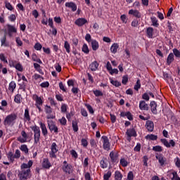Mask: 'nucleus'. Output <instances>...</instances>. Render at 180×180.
Wrapping results in <instances>:
<instances>
[{
	"mask_svg": "<svg viewBox=\"0 0 180 180\" xmlns=\"http://www.w3.org/2000/svg\"><path fill=\"white\" fill-rule=\"evenodd\" d=\"M129 15H133L137 20L142 16V13L137 9H130L129 11Z\"/></svg>",
	"mask_w": 180,
	"mask_h": 180,
	"instance_id": "ddd939ff",
	"label": "nucleus"
},
{
	"mask_svg": "<svg viewBox=\"0 0 180 180\" xmlns=\"http://www.w3.org/2000/svg\"><path fill=\"white\" fill-rule=\"evenodd\" d=\"M1 46H4V47H8L9 46L8 44H6V35H4V37L1 39Z\"/></svg>",
	"mask_w": 180,
	"mask_h": 180,
	"instance_id": "c03bdc74",
	"label": "nucleus"
},
{
	"mask_svg": "<svg viewBox=\"0 0 180 180\" xmlns=\"http://www.w3.org/2000/svg\"><path fill=\"white\" fill-rule=\"evenodd\" d=\"M14 102H15V103H20V102H22V96L20 94L15 95Z\"/></svg>",
	"mask_w": 180,
	"mask_h": 180,
	"instance_id": "58836bf2",
	"label": "nucleus"
},
{
	"mask_svg": "<svg viewBox=\"0 0 180 180\" xmlns=\"http://www.w3.org/2000/svg\"><path fill=\"white\" fill-rule=\"evenodd\" d=\"M123 176L121 173V172H118V170H117L115 172V180H122Z\"/></svg>",
	"mask_w": 180,
	"mask_h": 180,
	"instance_id": "2f4dec72",
	"label": "nucleus"
},
{
	"mask_svg": "<svg viewBox=\"0 0 180 180\" xmlns=\"http://www.w3.org/2000/svg\"><path fill=\"white\" fill-rule=\"evenodd\" d=\"M98 67H99V63L96 61H94L89 65V68L91 71H96V70H98Z\"/></svg>",
	"mask_w": 180,
	"mask_h": 180,
	"instance_id": "cd10ccee",
	"label": "nucleus"
},
{
	"mask_svg": "<svg viewBox=\"0 0 180 180\" xmlns=\"http://www.w3.org/2000/svg\"><path fill=\"white\" fill-rule=\"evenodd\" d=\"M161 142L166 147H175L176 143L174 141L173 139H170L169 141L167 139H160Z\"/></svg>",
	"mask_w": 180,
	"mask_h": 180,
	"instance_id": "1a4fd4ad",
	"label": "nucleus"
},
{
	"mask_svg": "<svg viewBox=\"0 0 180 180\" xmlns=\"http://www.w3.org/2000/svg\"><path fill=\"white\" fill-rule=\"evenodd\" d=\"M100 164H101V168H108V162H107L106 159L103 158L101 160Z\"/></svg>",
	"mask_w": 180,
	"mask_h": 180,
	"instance_id": "e433bc0d",
	"label": "nucleus"
},
{
	"mask_svg": "<svg viewBox=\"0 0 180 180\" xmlns=\"http://www.w3.org/2000/svg\"><path fill=\"white\" fill-rule=\"evenodd\" d=\"M92 49L94 51H96L99 49V43H98V41L96 40H91V41Z\"/></svg>",
	"mask_w": 180,
	"mask_h": 180,
	"instance_id": "bb28decb",
	"label": "nucleus"
},
{
	"mask_svg": "<svg viewBox=\"0 0 180 180\" xmlns=\"http://www.w3.org/2000/svg\"><path fill=\"white\" fill-rule=\"evenodd\" d=\"M43 48V46L41 45L40 43L37 42V44H35V45L34 46V49L37 51H40L41 50V49Z\"/></svg>",
	"mask_w": 180,
	"mask_h": 180,
	"instance_id": "603ef678",
	"label": "nucleus"
},
{
	"mask_svg": "<svg viewBox=\"0 0 180 180\" xmlns=\"http://www.w3.org/2000/svg\"><path fill=\"white\" fill-rule=\"evenodd\" d=\"M32 119L30 118V113L29 112V108H27L24 112V122H30Z\"/></svg>",
	"mask_w": 180,
	"mask_h": 180,
	"instance_id": "393cba45",
	"label": "nucleus"
},
{
	"mask_svg": "<svg viewBox=\"0 0 180 180\" xmlns=\"http://www.w3.org/2000/svg\"><path fill=\"white\" fill-rule=\"evenodd\" d=\"M75 25H77V26H84V25H85V23H88V20H86V19L85 18H78L77 20H75Z\"/></svg>",
	"mask_w": 180,
	"mask_h": 180,
	"instance_id": "aec40b11",
	"label": "nucleus"
},
{
	"mask_svg": "<svg viewBox=\"0 0 180 180\" xmlns=\"http://www.w3.org/2000/svg\"><path fill=\"white\" fill-rule=\"evenodd\" d=\"M120 162L122 167H127L129 164V162H127V159H124V158H122V159L120 160Z\"/></svg>",
	"mask_w": 180,
	"mask_h": 180,
	"instance_id": "79ce46f5",
	"label": "nucleus"
},
{
	"mask_svg": "<svg viewBox=\"0 0 180 180\" xmlns=\"http://www.w3.org/2000/svg\"><path fill=\"white\" fill-rule=\"evenodd\" d=\"M150 20L152 22L151 26H154L155 27H159L160 23L158 18L156 16H151L150 17Z\"/></svg>",
	"mask_w": 180,
	"mask_h": 180,
	"instance_id": "4be33fe9",
	"label": "nucleus"
},
{
	"mask_svg": "<svg viewBox=\"0 0 180 180\" xmlns=\"http://www.w3.org/2000/svg\"><path fill=\"white\" fill-rule=\"evenodd\" d=\"M62 166V170L65 174L67 175H71L72 172H74V166L71 165V164H69L67 162V161H64Z\"/></svg>",
	"mask_w": 180,
	"mask_h": 180,
	"instance_id": "7ed1b4c3",
	"label": "nucleus"
},
{
	"mask_svg": "<svg viewBox=\"0 0 180 180\" xmlns=\"http://www.w3.org/2000/svg\"><path fill=\"white\" fill-rule=\"evenodd\" d=\"M139 109H141V110H149L150 106L148 103H146L145 99H143V101H140Z\"/></svg>",
	"mask_w": 180,
	"mask_h": 180,
	"instance_id": "f8f14e48",
	"label": "nucleus"
},
{
	"mask_svg": "<svg viewBox=\"0 0 180 180\" xmlns=\"http://www.w3.org/2000/svg\"><path fill=\"white\" fill-rule=\"evenodd\" d=\"M21 136L17 138L18 141L20 143H26L27 141V134H26V131H22Z\"/></svg>",
	"mask_w": 180,
	"mask_h": 180,
	"instance_id": "4468645a",
	"label": "nucleus"
},
{
	"mask_svg": "<svg viewBox=\"0 0 180 180\" xmlns=\"http://www.w3.org/2000/svg\"><path fill=\"white\" fill-rule=\"evenodd\" d=\"M172 180H180V177H179V176H178V173H177V172H173L172 173Z\"/></svg>",
	"mask_w": 180,
	"mask_h": 180,
	"instance_id": "a18cd8bd",
	"label": "nucleus"
},
{
	"mask_svg": "<svg viewBox=\"0 0 180 180\" xmlns=\"http://www.w3.org/2000/svg\"><path fill=\"white\" fill-rule=\"evenodd\" d=\"M33 165V161L29 160L28 163H22L20 166V171L18 172V176L20 180H27L30 178L32 171L31 167Z\"/></svg>",
	"mask_w": 180,
	"mask_h": 180,
	"instance_id": "f257e3e1",
	"label": "nucleus"
},
{
	"mask_svg": "<svg viewBox=\"0 0 180 180\" xmlns=\"http://www.w3.org/2000/svg\"><path fill=\"white\" fill-rule=\"evenodd\" d=\"M148 158H147V156H143V165H146V167H148Z\"/></svg>",
	"mask_w": 180,
	"mask_h": 180,
	"instance_id": "774afa93",
	"label": "nucleus"
},
{
	"mask_svg": "<svg viewBox=\"0 0 180 180\" xmlns=\"http://www.w3.org/2000/svg\"><path fill=\"white\" fill-rule=\"evenodd\" d=\"M94 94L95 96H103V93H102V91H101L99 90L94 91Z\"/></svg>",
	"mask_w": 180,
	"mask_h": 180,
	"instance_id": "e2e57ef3",
	"label": "nucleus"
},
{
	"mask_svg": "<svg viewBox=\"0 0 180 180\" xmlns=\"http://www.w3.org/2000/svg\"><path fill=\"white\" fill-rule=\"evenodd\" d=\"M65 5L66 8L72 9V12H75V11H77V4L74 2H67Z\"/></svg>",
	"mask_w": 180,
	"mask_h": 180,
	"instance_id": "5701e85b",
	"label": "nucleus"
},
{
	"mask_svg": "<svg viewBox=\"0 0 180 180\" xmlns=\"http://www.w3.org/2000/svg\"><path fill=\"white\" fill-rule=\"evenodd\" d=\"M121 116H127V119H129V120H133L134 117L133 115H131V112L128 111V112H121Z\"/></svg>",
	"mask_w": 180,
	"mask_h": 180,
	"instance_id": "c756f323",
	"label": "nucleus"
},
{
	"mask_svg": "<svg viewBox=\"0 0 180 180\" xmlns=\"http://www.w3.org/2000/svg\"><path fill=\"white\" fill-rule=\"evenodd\" d=\"M15 158H20V150L19 149L15 150V154H14Z\"/></svg>",
	"mask_w": 180,
	"mask_h": 180,
	"instance_id": "0e129e2a",
	"label": "nucleus"
},
{
	"mask_svg": "<svg viewBox=\"0 0 180 180\" xmlns=\"http://www.w3.org/2000/svg\"><path fill=\"white\" fill-rule=\"evenodd\" d=\"M142 98L146 101H150V96L148 94V92H144V94H143L142 95Z\"/></svg>",
	"mask_w": 180,
	"mask_h": 180,
	"instance_id": "4d7b16f0",
	"label": "nucleus"
},
{
	"mask_svg": "<svg viewBox=\"0 0 180 180\" xmlns=\"http://www.w3.org/2000/svg\"><path fill=\"white\" fill-rule=\"evenodd\" d=\"M106 68L108 71L111 74V75H113V68H112V64H110V62H108L106 63Z\"/></svg>",
	"mask_w": 180,
	"mask_h": 180,
	"instance_id": "f704fd0d",
	"label": "nucleus"
},
{
	"mask_svg": "<svg viewBox=\"0 0 180 180\" xmlns=\"http://www.w3.org/2000/svg\"><path fill=\"white\" fill-rule=\"evenodd\" d=\"M84 179H85V180H92V177H91V173L85 172L84 173Z\"/></svg>",
	"mask_w": 180,
	"mask_h": 180,
	"instance_id": "13d9d810",
	"label": "nucleus"
},
{
	"mask_svg": "<svg viewBox=\"0 0 180 180\" xmlns=\"http://www.w3.org/2000/svg\"><path fill=\"white\" fill-rule=\"evenodd\" d=\"M146 139H148L149 140H158V136L157 134H147L146 136Z\"/></svg>",
	"mask_w": 180,
	"mask_h": 180,
	"instance_id": "473e14b6",
	"label": "nucleus"
},
{
	"mask_svg": "<svg viewBox=\"0 0 180 180\" xmlns=\"http://www.w3.org/2000/svg\"><path fill=\"white\" fill-rule=\"evenodd\" d=\"M32 99L35 101V106H43V97L38 96L37 94H33Z\"/></svg>",
	"mask_w": 180,
	"mask_h": 180,
	"instance_id": "9d476101",
	"label": "nucleus"
},
{
	"mask_svg": "<svg viewBox=\"0 0 180 180\" xmlns=\"http://www.w3.org/2000/svg\"><path fill=\"white\" fill-rule=\"evenodd\" d=\"M141 143H137L136 145L135 146L134 150V151H141Z\"/></svg>",
	"mask_w": 180,
	"mask_h": 180,
	"instance_id": "680f3d73",
	"label": "nucleus"
},
{
	"mask_svg": "<svg viewBox=\"0 0 180 180\" xmlns=\"http://www.w3.org/2000/svg\"><path fill=\"white\" fill-rule=\"evenodd\" d=\"M139 25V20L138 19H134L131 22V26L134 27H137Z\"/></svg>",
	"mask_w": 180,
	"mask_h": 180,
	"instance_id": "8fccbe9b",
	"label": "nucleus"
},
{
	"mask_svg": "<svg viewBox=\"0 0 180 180\" xmlns=\"http://www.w3.org/2000/svg\"><path fill=\"white\" fill-rule=\"evenodd\" d=\"M64 49H65L66 53H68V54L71 53V46L70 45V43H68L67 41H65Z\"/></svg>",
	"mask_w": 180,
	"mask_h": 180,
	"instance_id": "7c9ffc66",
	"label": "nucleus"
},
{
	"mask_svg": "<svg viewBox=\"0 0 180 180\" xmlns=\"http://www.w3.org/2000/svg\"><path fill=\"white\" fill-rule=\"evenodd\" d=\"M146 127L148 131H153L155 128L154 122L153 120H146Z\"/></svg>",
	"mask_w": 180,
	"mask_h": 180,
	"instance_id": "dca6fc26",
	"label": "nucleus"
},
{
	"mask_svg": "<svg viewBox=\"0 0 180 180\" xmlns=\"http://www.w3.org/2000/svg\"><path fill=\"white\" fill-rule=\"evenodd\" d=\"M101 141L103 143V147L104 150L109 151V150H110V143H109V139H108V136H103L101 137Z\"/></svg>",
	"mask_w": 180,
	"mask_h": 180,
	"instance_id": "6e6552de",
	"label": "nucleus"
},
{
	"mask_svg": "<svg viewBox=\"0 0 180 180\" xmlns=\"http://www.w3.org/2000/svg\"><path fill=\"white\" fill-rule=\"evenodd\" d=\"M128 81H129L128 75H124L122 77V84H124V85H126L127 84Z\"/></svg>",
	"mask_w": 180,
	"mask_h": 180,
	"instance_id": "6e6d98bb",
	"label": "nucleus"
},
{
	"mask_svg": "<svg viewBox=\"0 0 180 180\" xmlns=\"http://www.w3.org/2000/svg\"><path fill=\"white\" fill-rule=\"evenodd\" d=\"M134 174L133 172H129L127 174V180H134Z\"/></svg>",
	"mask_w": 180,
	"mask_h": 180,
	"instance_id": "5fc2aeb1",
	"label": "nucleus"
},
{
	"mask_svg": "<svg viewBox=\"0 0 180 180\" xmlns=\"http://www.w3.org/2000/svg\"><path fill=\"white\" fill-rule=\"evenodd\" d=\"M121 20L123 23H127L128 18L127 15H121Z\"/></svg>",
	"mask_w": 180,
	"mask_h": 180,
	"instance_id": "bf43d9fd",
	"label": "nucleus"
},
{
	"mask_svg": "<svg viewBox=\"0 0 180 180\" xmlns=\"http://www.w3.org/2000/svg\"><path fill=\"white\" fill-rule=\"evenodd\" d=\"M140 88H141V82L140 78H138V79L136 80V82L134 85V89L136 91H139V89H140Z\"/></svg>",
	"mask_w": 180,
	"mask_h": 180,
	"instance_id": "72a5a7b5",
	"label": "nucleus"
},
{
	"mask_svg": "<svg viewBox=\"0 0 180 180\" xmlns=\"http://www.w3.org/2000/svg\"><path fill=\"white\" fill-rule=\"evenodd\" d=\"M30 128L34 131V143L38 144V143L40 142V127H37V125H34L30 127Z\"/></svg>",
	"mask_w": 180,
	"mask_h": 180,
	"instance_id": "20e7f679",
	"label": "nucleus"
},
{
	"mask_svg": "<svg viewBox=\"0 0 180 180\" xmlns=\"http://www.w3.org/2000/svg\"><path fill=\"white\" fill-rule=\"evenodd\" d=\"M5 7L8 11H13V6H12V4L8 1H5Z\"/></svg>",
	"mask_w": 180,
	"mask_h": 180,
	"instance_id": "49530a36",
	"label": "nucleus"
},
{
	"mask_svg": "<svg viewBox=\"0 0 180 180\" xmlns=\"http://www.w3.org/2000/svg\"><path fill=\"white\" fill-rule=\"evenodd\" d=\"M59 122H60V124H62L63 126H65V124H67V120L64 117H63L61 119H60Z\"/></svg>",
	"mask_w": 180,
	"mask_h": 180,
	"instance_id": "052dcab7",
	"label": "nucleus"
},
{
	"mask_svg": "<svg viewBox=\"0 0 180 180\" xmlns=\"http://www.w3.org/2000/svg\"><path fill=\"white\" fill-rule=\"evenodd\" d=\"M40 128L42 131V134L44 137H47V134H49V131L47 130V127H46V124L40 122Z\"/></svg>",
	"mask_w": 180,
	"mask_h": 180,
	"instance_id": "6ab92c4d",
	"label": "nucleus"
},
{
	"mask_svg": "<svg viewBox=\"0 0 180 180\" xmlns=\"http://www.w3.org/2000/svg\"><path fill=\"white\" fill-rule=\"evenodd\" d=\"M14 68H15V70H17L18 71H20V72H22V71H23V66L20 63H15Z\"/></svg>",
	"mask_w": 180,
	"mask_h": 180,
	"instance_id": "a19ab883",
	"label": "nucleus"
},
{
	"mask_svg": "<svg viewBox=\"0 0 180 180\" xmlns=\"http://www.w3.org/2000/svg\"><path fill=\"white\" fill-rule=\"evenodd\" d=\"M83 53H85V54L89 53V49L88 48V45L86 44H84L82 49Z\"/></svg>",
	"mask_w": 180,
	"mask_h": 180,
	"instance_id": "37998d69",
	"label": "nucleus"
},
{
	"mask_svg": "<svg viewBox=\"0 0 180 180\" xmlns=\"http://www.w3.org/2000/svg\"><path fill=\"white\" fill-rule=\"evenodd\" d=\"M72 127L75 132L78 131V122L77 121L72 122Z\"/></svg>",
	"mask_w": 180,
	"mask_h": 180,
	"instance_id": "4c0bfd02",
	"label": "nucleus"
},
{
	"mask_svg": "<svg viewBox=\"0 0 180 180\" xmlns=\"http://www.w3.org/2000/svg\"><path fill=\"white\" fill-rule=\"evenodd\" d=\"M153 151H163V148L162 146H153Z\"/></svg>",
	"mask_w": 180,
	"mask_h": 180,
	"instance_id": "de8ad7c7",
	"label": "nucleus"
},
{
	"mask_svg": "<svg viewBox=\"0 0 180 180\" xmlns=\"http://www.w3.org/2000/svg\"><path fill=\"white\" fill-rule=\"evenodd\" d=\"M70 155H72V157H73V158H75V160L78 158V153H77V151H75V150H70Z\"/></svg>",
	"mask_w": 180,
	"mask_h": 180,
	"instance_id": "864d4df0",
	"label": "nucleus"
},
{
	"mask_svg": "<svg viewBox=\"0 0 180 180\" xmlns=\"http://www.w3.org/2000/svg\"><path fill=\"white\" fill-rule=\"evenodd\" d=\"M48 127L51 132L54 131L56 134H58V127L56 126V122L53 120H47Z\"/></svg>",
	"mask_w": 180,
	"mask_h": 180,
	"instance_id": "423d86ee",
	"label": "nucleus"
},
{
	"mask_svg": "<svg viewBox=\"0 0 180 180\" xmlns=\"http://www.w3.org/2000/svg\"><path fill=\"white\" fill-rule=\"evenodd\" d=\"M42 167L45 168V169H49V168L51 167V163L48 158H44L43 160Z\"/></svg>",
	"mask_w": 180,
	"mask_h": 180,
	"instance_id": "412c9836",
	"label": "nucleus"
},
{
	"mask_svg": "<svg viewBox=\"0 0 180 180\" xmlns=\"http://www.w3.org/2000/svg\"><path fill=\"white\" fill-rule=\"evenodd\" d=\"M155 157L158 160L160 165H165L167 159L163 156L162 153H155Z\"/></svg>",
	"mask_w": 180,
	"mask_h": 180,
	"instance_id": "2eb2a0df",
	"label": "nucleus"
},
{
	"mask_svg": "<svg viewBox=\"0 0 180 180\" xmlns=\"http://www.w3.org/2000/svg\"><path fill=\"white\" fill-rule=\"evenodd\" d=\"M0 60H1V61H3V62L5 63L6 64H8V60H7L6 58L5 57V54H4V53H0Z\"/></svg>",
	"mask_w": 180,
	"mask_h": 180,
	"instance_id": "3c124183",
	"label": "nucleus"
},
{
	"mask_svg": "<svg viewBox=\"0 0 180 180\" xmlns=\"http://www.w3.org/2000/svg\"><path fill=\"white\" fill-rule=\"evenodd\" d=\"M16 89V83L14 81H12L8 86V91L13 94V91Z\"/></svg>",
	"mask_w": 180,
	"mask_h": 180,
	"instance_id": "c85d7f7f",
	"label": "nucleus"
},
{
	"mask_svg": "<svg viewBox=\"0 0 180 180\" xmlns=\"http://www.w3.org/2000/svg\"><path fill=\"white\" fill-rule=\"evenodd\" d=\"M174 52L169 53V54L168 55L167 58V65H171V64L174 61Z\"/></svg>",
	"mask_w": 180,
	"mask_h": 180,
	"instance_id": "a878e982",
	"label": "nucleus"
},
{
	"mask_svg": "<svg viewBox=\"0 0 180 180\" xmlns=\"http://www.w3.org/2000/svg\"><path fill=\"white\" fill-rule=\"evenodd\" d=\"M16 119H18V115L15 113H11L7 115L4 121V126H13Z\"/></svg>",
	"mask_w": 180,
	"mask_h": 180,
	"instance_id": "f03ea898",
	"label": "nucleus"
},
{
	"mask_svg": "<svg viewBox=\"0 0 180 180\" xmlns=\"http://www.w3.org/2000/svg\"><path fill=\"white\" fill-rule=\"evenodd\" d=\"M51 152L49 153V157L51 158H57V153H58V146L56 142L52 143L51 145Z\"/></svg>",
	"mask_w": 180,
	"mask_h": 180,
	"instance_id": "39448f33",
	"label": "nucleus"
},
{
	"mask_svg": "<svg viewBox=\"0 0 180 180\" xmlns=\"http://www.w3.org/2000/svg\"><path fill=\"white\" fill-rule=\"evenodd\" d=\"M172 51H173L174 56H175V57L180 58V51L178 50V49H173Z\"/></svg>",
	"mask_w": 180,
	"mask_h": 180,
	"instance_id": "09e8293b",
	"label": "nucleus"
},
{
	"mask_svg": "<svg viewBox=\"0 0 180 180\" xmlns=\"http://www.w3.org/2000/svg\"><path fill=\"white\" fill-rule=\"evenodd\" d=\"M127 135L129 136L131 139L132 136L136 137L137 136V133L134 129V127H131L127 129Z\"/></svg>",
	"mask_w": 180,
	"mask_h": 180,
	"instance_id": "a211bd4d",
	"label": "nucleus"
},
{
	"mask_svg": "<svg viewBox=\"0 0 180 180\" xmlns=\"http://www.w3.org/2000/svg\"><path fill=\"white\" fill-rule=\"evenodd\" d=\"M174 162H175L176 167H177V168H180V159H179V158H176V159H174Z\"/></svg>",
	"mask_w": 180,
	"mask_h": 180,
	"instance_id": "338daca9",
	"label": "nucleus"
},
{
	"mask_svg": "<svg viewBox=\"0 0 180 180\" xmlns=\"http://www.w3.org/2000/svg\"><path fill=\"white\" fill-rule=\"evenodd\" d=\"M7 33L9 37H12L13 36V33H18V30L13 25H7Z\"/></svg>",
	"mask_w": 180,
	"mask_h": 180,
	"instance_id": "9b49d317",
	"label": "nucleus"
},
{
	"mask_svg": "<svg viewBox=\"0 0 180 180\" xmlns=\"http://www.w3.org/2000/svg\"><path fill=\"white\" fill-rule=\"evenodd\" d=\"M150 110L151 112L154 114V115H157V113H158V110L157 109V102H155V101H151L150 103Z\"/></svg>",
	"mask_w": 180,
	"mask_h": 180,
	"instance_id": "f3484780",
	"label": "nucleus"
},
{
	"mask_svg": "<svg viewBox=\"0 0 180 180\" xmlns=\"http://www.w3.org/2000/svg\"><path fill=\"white\" fill-rule=\"evenodd\" d=\"M112 176V172H108L105 175H104V179L105 180H109V179Z\"/></svg>",
	"mask_w": 180,
	"mask_h": 180,
	"instance_id": "69168bd1",
	"label": "nucleus"
},
{
	"mask_svg": "<svg viewBox=\"0 0 180 180\" xmlns=\"http://www.w3.org/2000/svg\"><path fill=\"white\" fill-rule=\"evenodd\" d=\"M7 158L11 161V162H13V161H15V155L12 152H8L7 154Z\"/></svg>",
	"mask_w": 180,
	"mask_h": 180,
	"instance_id": "c9c22d12",
	"label": "nucleus"
},
{
	"mask_svg": "<svg viewBox=\"0 0 180 180\" xmlns=\"http://www.w3.org/2000/svg\"><path fill=\"white\" fill-rule=\"evenodd\" d=\"M154 34V28L153 27H148L146 30V36L149 39H153Z\"/></svg>",
	"mask_w": 180,
	"mask_h": 180,
	"instance_id": "b1692460",
	"label": "nucleus"
},
{
	"mask_svg": "<svg viewBox=\"0 0 180 180\" xmlns=\"http://www.w3.org/2000/svg\"><path fill=\"white\" fill-rule=\"evenodd\" d=\"M21 151H23L25 154H29V148H27V145H22L20 148Z\"/></svg>",
	"mask_w": 180,
	"mask_h": 180,
	"instance_id": "ea45409f",
	"label": "nucleus"
},
{
	"mask_svg": "<svg viewBox=\"0 0 180 180\" xmlns=\"http://www.w3.org/2000/svg\"><path fill=\"white\" fill-rule=\"evenodd\" d=\"M45 112L46 113V119L48 120L51 119H56V115L51 114L53 113V109H51V107L50 105H46L44 108Z\"/></svg>",
	"mask_w": 180,
	"mask_h": 180,
	"instance_id": "0eeeda50",
	"label": "nucleus"
}]
</instances>
